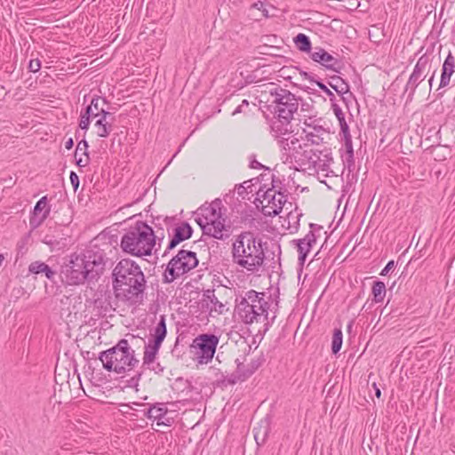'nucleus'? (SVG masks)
I'll return each mask as SVG.
<instances>
[{"label":"nucleus","instance_id":"10","mask_svg":"<svg viewBox=\"0 0 455 455\" xmlns=\"http://www.w3.org/2000/svg\"><path fill=\"white\" fill-rule=\"evenodd\" d=\"M272 97V103L275 104V113L277 117L284 119V122L291 123L293 115L299 108V100L290 91L276 86L269 91Z\"/></svg>","mask_w":455,"mask_h":455},{"label":"nucleus","instance_id":"20","mask_svg":"<svg viewBox=\"0 0 455 455\" xmlns=\"http://www.w3.org/2000/svg\"><path fill=\"white\" fill-rule=\"evenodd\" d=\"M455 71V58L451 52H449L447 57L445 58L443 66H442V73L441 79L439 84V89L444 88L449 85L451 82V77Z\"/></svg>","mask_w":455,"mask_h":455},{"label":"nucleus","instance_id":"41","mask_svg":"<svg viewBox=\"0 0 455 455\" xmlns=\"http://www.w3.org/2000/svg\"><path fill=\"white\" fill-rule=\"evenodd\" d=\"M315 84L318 86V88L323 92L328 97L330 101L331 102V105L336 102V97L334 93L320 80L315 81Z\"/></svg>","mask_w":455,"mask_h":455},{"label":"nucleus","instance_id":"29","mask_svg":"<svg viewBox=\"0 0 455 455\" xmlns=\"http://www.w3.org/2000/svg\"><path fill=\"white\" fill-rule=\"evenodd\" d=\"M307 144L303 145V149L299 150V157H296L293 163L298 164L300 167L307 165L309 168L313 167L316 151L307 149Z\"/></svg>","mask_w":455,"mask_h":455},{"label":"nucleus","instance_id":"9","mask_svg":"<svg viewBox=\"0 0 455 455\" xmlns=\"http://www.w3.org/2000/svg\"><path fill=\"white\" fill-rule=\"evenodd\" d=\"M85 266L79 254L72 253L65 259L60 266V277L61 282L67 285H79L85 282L92 283L89 278L88 268Z\"/></svg>","mask_w":455,"mask_h":455},{"label":"nucleus","instance_id":"23","mask_svg":"<svg viewBox=\"0 0 455 455\" xmlns=\"http://www.w3.org/2000/svg\"><path fill=\"white\" fill-rule=\"evenodd\" d=\"M270 425L271 418L269 415H267L259 421L256 427H254V439L258 445H262L266 442L271 429Z\"/></svg>","mask_w":455,"mask_h":455},{"label":"nucleus","instance_id":"59","mask_svg":"<svg viewBox=\"0 0 455 455\" xmlns=\"http://www.w3.org/2000/svg\"><path fill=\"white\" fill-rule=\"evenodd\" d=\"M287 71H288V69H287V68H283L280 70V72L282 73V74H281V76H283V78H285V79H289V80H290L291 77V76H289V75H288V72H287Z\"/></svg>","mask_w":455,"mask_h":455},{"label":"nucleus","instance_id":"19","mask_svg":"<svg viewBox=\"0 0 455 455\" xmlns=\"http://www.w3.org/2000/svg\"><path fill=\"white\" fill-rule=\"evenodd\" d=\"M296 243L299 252V262L304 265L308 252L312 248V244L315 243V235L313 231H309L302 239L293 240Z\"/></svg>","mask_w":455,"mask_h":455},{"label":"nucleus","instance_id":"17","mask_svg":"<svg viewBox=\"0 0 455 455\" xmlns=\"http://www.w3.org/2000/svg\"><path fill=\"white\" fill-rule=\"evenodd\" d=\"M51 207L47 204V196L41 197L34 206L29 225L32 228H38L49 216Z\"/></svg>","mask_w":455,"mask_h":455},{"label":"nucleus","instance_id":"35","mask_svg":"<svg viewBox=\"0 0 455 455\" xmlns=\"http://www.w3.org/2000/svg\"><path fill=\"white\" fill-rule=\"evenodd\" d=\"M293 41L300 52H307L309 54V57L311 56L314 48H312L311 41L307 35L299 33L294 37Z\"/></svg>","mask_w":455,"mask_h":455},{"label":"nucleus","instance_id":"64","mask_svg":"<svg viewBox=\"0 0 455 455\" xmlns=\"http://www.w3.org/2000/svg\"><path fill=\"white\" fill-rule=\"evenodd\" d=\"M114 242L117 244V237H116Z\"/></svg>","mask_w":455,"mask_h":455},{"label":"nucleus","instance_id":"46","mask_svg":"<svg viewBox=\"0 0 455 455\" xmlns=\"http://www.w3.org/2000/svg\"><path fill=\"white\" fill-rule=\"evenodd\" d=\"M267 4L262 1H257L251 4V8L261 11L262 15L266 18L269 17L268 11L266 8Z\"/></svg>","mask_w":455,"mask_h":455},{"label":"nucleus","instance_id":"54","mask_svg":"<svg viewBox=\"0 0 455 455\" xmlns=\"http://www.w3.org/2000/svg\"><path fill=\"white\" fill-rule=\"evenodd\" d=\"M156 235H157L159 237H156V241L158 240L159 243H158V246L160 247V244H161V242L164 240V229L162 228H159L156 232H155Z\"/></svg>","mask_w":455,"mask_h":455},{"label":"nucleus","instance_id":"16","mask_svg":"<svg viewBox=\"0 0 455 455\" xmlns=\"http://www.w3.org/2000/svg\"><path fill=\"white\" fill-rule=\"evenodd\" d=\"M277 143L283 151L282 159L284 164H293L295 158L299 157V150L303 149V145L297 138H292L291 140L286 138H281L277 140Z\"/></svg>","mask_w":455,"mask_h":455},{"label":"nucleus","instance_id":"56","mask_svg":"<svg viewBox=\"0 0 455 455\" xmlns=\"http://www.w3.org/2000/svg\"><path fill=\"white\" fill-rule=\"evenodd\" d=\"M250 167L252 169H262L264 166L257 160L253 159L250 163Z\"/></svg>","mask_w":455,"mask_h":455},{"label":"nucleus","instance_id":"38","mask_svg":"<svg viewBox=\"0 0 455 455\" xmlns=\"http://www.w3.org/2000/svg\"><path fill=\"white\" fill-rule=\"evenodd\" d=\"M246 375H240L236 373V371L232 372L229 375L225 376L224 374H221V379H219V382L221 383L223 386L227 387L228 385H235L237 382H243L246 380Z\"/></svg>","mask_w":455,"mask_h":455},{"label":"nucleus","instance_id":"34","mask_svg":"<svg viewBox=\"0 0 455 455\" xmlns=\"http://www.w3.org/2000/svg\"><path fill=\"white\" fill-rule=\"evenodd\" d=\"M423 81H424V78L418 76L412 73L411 74V76L407 81V84L405 85L404 92H403V93L408 92V97H407L408 101H411L413 100L417 87Z\"/></svg>","mask_w":455,"mask_h":455},{"label":"nucleus","instance_id":"51","mask_svg":"<svg viewBox=\"0 0 455 455\" xmlns=\"http://www.w3.org/2000/svg\"><path fill=\"white\" fill-rule=\"evenodd\" d=\"M395 266V261L392 259V260H389L387 265L385 266V267L381 270L380 272V275H387L388 274V272L394 267Z\"/></svg>","mask_w":455,"mask_h":455},{"label":"nucleus","instance_id":"14","mask_svg":"<svg viewBox=\"0 0 455 455\" xmlns=\"http://www.w3.org/2000/svg\"><path fill=\"white\" fill-rule=\"evenodd\" d=\"M304 124L306 128L303 129V133L312 145H320L329 137V132L319 124L318 120L308 117L305 119Z\"/></svg>","mask_w":455,"mask_h":455},{"label":"nucleus","instance_id":"37","mask_svg":"<svg viewBox=\"0 0 455 455\" xmlns=\"http://www.w3.org/2000/svg\"><path fill=\"white\" fill-rule=\"evenodd\" d=\"M387 290L384 282L377 280L374 281L371 287V293L373 295V300L378 303L384 299Z\"/></svg>","mask_w":455,"mask_h":455},{"label":"nucleus","instance_id":"32","mask_svg":"<svg viewBox=\"0 0 455 455\" xmlns=\"http://www.w3.org/2000/svg\"><path fill=\"white\" fill-rule=\"evenodd\" d=\"M328 84L340 96L349 92L348 84L339 76H331L328 80Z\"/></svg>","mask_w":455,"mask_h":455},{"label":"nucleus","instance_id":"39","mask_svg":"<svg viewBox=\"0 0 455 455\" xmlns=\"http://www.w3.org/2000/svg\"><path fill=\"white\" fill-rule=\"evenodd\" d=\"M343 335L340 329L335 328L332 335L331 341V352L333 355H337L342 347Z\"/></svg>","mask_w":455,"mask_h":455},{"label":"nucleus","instance_id":"25","mask_svg":"<svg viewBox=\"0 0 455 455\" xmlns=\"http://www.w3.org/2000/svg\"><path fill=\"white\" fill-rule=\"evenodd\" d=\"M161 343L148 339V342L144 347L142 367L149 366L155 363L156 356L161 347Z\"/></svg>","mask_w":455,"mask_h":455},{"label":"nucleus","instance_id":"48","mask_svg":"<svg viewBox=\"0 0 455 455\" xmlns=\"http://www.w3.org/2000/svg\"><path fill=\"white\" fill-rule=\"evenodd\" d=\"M28 68L30 72H38L41 68V61L38 59L31 60L28 63Z\"/></svg>","mask_w":455,"mask_h":455},{"label":"nucleus","instance_id":"36","mask_svg":"<svg viewBox=\"0 0 455 455\" xmlns=\"http://www.w3.org/2000/svg\"><path fill=\"white\" fill-rule=\"evenodd\" d=\"M429 58L427 54H423L421 57L419 58L412 74L420 76L422 78H426L427 75L425 74L427 68H429Z\"/></svg>","mask_w":455,"mask_h":455},{"label":"nucleus","instance_id":"49","mask_svg":"<svg viewBox=\"0 0 455 455\" xmlns=\"http://www.w3.org/2000/svg\"><path fill=\"white\" fill-rule=\"evenodd\" d=\"M69 179L74 191L76 192L78 189L80 184L78 175L75 172L71 171Z\"/></svg>","mask_w":455,"mask_h":455},{"label":"nucleus","instance_id":"58","mask_svg":"<svg viewBox=\"0 0 455 455\" xmlns=\"http://www.w3.org/2000/svg\"><path fill=\"white\" fill-rule=\"evenodd\" d=\"M74 147V140L72 138H69L66 142H65V148L68 149V150H70L72 148Z\"/></svg>","mask_w":455,"mask_h":455},{"label":"nucleus","instance_id":"12","mask_svg":"<svg viewBox=\"0 0 455 455\" xmlns=\"http://www.w3.org/2000/svg\"><path fill=\"white\" fill-rule=\"evenodd\" d=\"M263 201L267 204L263 205V213L266 216L274 217L278 215L286 202V196L281 192H277L274 188H268L261 195Z\"/></svg>","mask_w":455,"mask_h":455},{"label":"nucleus","instance_id":"52","mask_svg":"<svg viewBox=\"0 0 455 455\" xmlns=\"http://www.w3.org/2000/svg\"><path fill=\"white\" fill-rule=\"evenodd\" d=\"M148 368L154 371L157 374L163 373L164 370V367L161 366V364L159 363H157L156 364L153 363V364L148 366Z\"/></svg>","mask_w":455,"mask_h":455},{"label":"nucleus","instance_id":"50","mask_svg":"<svg viewBox=\"0 0 455 455\" xmlns=\"http://www.w3.org/2000/svg\"><path fill=\"white\" fill-rule=\"evenodd\" d=\"M249 107V101L247 100H243L242 103L233 111L232 115L235 116L236 114L242 113L244 111V108Z\"/></svg>","mask_w":455,"mask_h":455},{"label":"nucleus","instance_id":"47","mask_svg":"<svg viewBox=\"0 0 455 455\" xmlns=\"http://www.w3.org/2000/svg\"><path fill=\"white\" fill-rule=\"evenodd\" d=\"M236 363V373L240 375H245L248 373V367L243 363V362L240 361L238 358L235 359Z\"/></svg>","mask_w":455,"mask_h":455},{"label":"nucleus","instance_id":"28","mask_svg":"<svg viewBox=\"0 0 455 455\" xmlns=\"http://www.w3.org/2000/svg\"><path fill=\"white\" fill-rule=\"evenodd\" d=\"M28 271L35 275L44 274L45 277L50 281H53L56 275V272L52 270V267L42 261H34L30 263L28 266Z\"/></svg>","mask_w":455,"mask_h":455},{"label":"nucleus","instance_id":"33","mask_svg":"<svg viewBox=\"0 0 455 455\" xmlns=\"http://www.w3.org/2000/svg\"><path fill=\"white\" fill-rule=\"evenodd\" d=\"M277 121H274L270 125V132L275 138H282L281 136L288 134L290 130L288 125L290 123L284 122V119L277 117Z\"/></svg>","mask_w":455,"mask_h":455},{"label":"nucleus","instance_id":"61","mask_svg":"<svg viewBox=\"0 0 455 455\" xmlns=\"http://www.w3.org/2000/svg\"><path fill=\"white\" fill-rule=\"evenodd\" d=\"M269 325H270V323H269L268 322H267V323H265V327H266V328H265V331H267V330L268 329Z\"/></svg>","mask_w":455,"mask_h":455},{"label":"nucleus","instance_id":"1","mask_svg":"<svg viewBox=\"0 0 455 455\" xmlns=\"http://www.w3.org/2000/svg\"><path fill=\"white\" fill-rule=\"evenodd\" d=\"M113 288L116 297L128 305L142 302L147 288L145 275L132 259H121L112 271Z\"/></svg>","mask_w":455,"mask_h":455},{"label":"nucleus","instance_id":"55","mask_svg":"<svg viewBox=\"0 0 455 455\" xmlns=\"http://www.w3.org/2000/svg\"><path fill=\"white\" fill-rule=\"evenodd\" d=\"M89 163V156H86V159L85 161L84 162L83 158L80 156V157H77L76 158V165L80 166V167H83V166H85L87 165Z\"/></svg>","mask_w":455,"mask_h":455},{"label":"nucleus","instance_id":"57","mask_svg":"<svg viewBox=\"0 0 455 455\" xmlns=\"http://www.w3.org/2000/svg\"><path fill=\"white\" fill-rule=\"evenodd\" d=\"M435 72H436V69L434 70V72L432 73V75L430 76V77L428 79V86H429L428 92H431V89H432V86H433V82H434V79H435Z\"/></svg>","mask_w":455,"mask_h":455},{"label":"nucleus","instance_id":"6","mask_svg":"<svg viewBox=\"0 0 455 455\" xmlns=\"http://www.w3.org/2000/svg\"><path fill=\"white\" fill-rule=\"evenodd\" d=\"M98 359L106 371L118 374L133 370L140 363L127 339H122L112 347L100 352Z\"/></svg>","mask_w":455,"mask_h":455},{"label":"nucleus","instance_id":"62","mask_svg":"<svg viewBox=\"0 0 455 455\" xmlns=\"http://www.w3.org/2000/svg\"><path fill=\"white\" fill-rule=\"evenodd\" d=\"M352 324H353V323H352V322H350V323H349V324L347 325V329H348V331H350V330H351V328H352Z\"/></svg>","mask_w":455,"mask_h":455},{"label":"nucleus","instance_id":"3","mask_svg":"<svg viewBox=\"0 0 455 455\" xmlns=\"http://www.w3.org/2000/svg\"><path fill=\"white\" fill-rule=\"evenodd\" d=\"M156 237L159 236L155 234L152 227L138 220L122 236L120 246L124 252L133 256H150L156 244Z\"/></svg>","mask_w":455,"mask_h":455},{"label":"nucleus","instance_id":"15","mask_svg":"<svg viewBox=\"0 0 455 455\" xmlns=\"http://www.w3.org/2000/svg\"><path fill=\"white\" fill-rule=\"evenodd\" d=\"M193 228L187 221L178 223L172 229V235L162 257H166L171 251L175 249L180 243L189 239L193 235Z\"/></svg>","mask_w":455,"mask_h":455},{"label":"nucleus","instance_id":"60","mask_svg":"<svg viewBox=\"0 0 455 455\" xmlns=\"http://www.w3.org/2000/svg\"><path fill=\"white\" fill-rule=\"evenodd\" d=\"M373 387H374V390H375V395L379 398L380 395H381V391L380 389L377 387L376 383H373Z\"/></svg>","mask_w":455,"mask_h":455},{"label":"nucleus","instance_id":"5","mask_svg":"<svg viewBox=\"0 0 455 455\" xmlns=\"http://www.w3.org/2000/svg\"><path fill=\"white\" fill-rule=\"evenodd\" d=\"M223 207L220 199L216 198L212 203L204 204L198 208L196 214V223L200 226L203 234L218 240H224L228 237V230L226 228V219L223 218Z\"/></svg>","mask_w":455,"mask_h":455},{"label":"nucleus","instance_id":"8","mask_svg":"<svg viewBox=\"0 0 455 455\" xmlns=\"http://www.w3.org/2000/svg\"><path fill=\"white\" fill-rule=\"evenodd\" d=\"M198 264L199 260L195 251L181 249L168 262L163 275V282L172 283L177 278L196 268Z\"/></svg>","mask_w":455,"mask_h":455},{"label":"nucleus","instance_id":"11","mask_svg":"<svg viewBox=\"0 0 455 455\" xmlns=\"http://www.w3.org/2000/svg\"><path fill=\"white\" fill-rule=\"evenodd\" d=\"M219 342L220 337L212 333H203L196 337L191 348L194 349L197 363L207 364L212 362Z\"/></svg>","mask_w":455,"mask_h":455},{"label":"nucleus","instance_id":"45","mask_svg":"<svg viewBox=\"0 0 455 455\" xmlns=\"http://www.w3.org/2000/svg\"><path fill=\"white\" fill-rule=\"evenodd\" d=\"M143 374V371H137L134 376L126 380V386L129 387H137L139 385V381L141 379Z\"/></svg>","mask_w":455,"mask_h":455},{"label":"nucleus","instance_id":"7","mask_svg":"<svg viewBox=\"0 0 455 455\" xmlns=\"http://www.w3.org/2000/svg\"><path fill=\"white\" fill-rule=\"evenodd\" d=\"M269 307L270 304L265 299L264 292L250 290L239 302L236 300L235 310L243 323L251 324L254 322L267 321Z\"/></svg>","mask_w":455,"mask_h":455},{"label":"nucleus","instance_id":"21","mask_svg":"<svg viewBox=\"0 0 455 455\" xmlns=\"http://www.w3.org/2000/svg\"><path fill=\"white\" fill-rule=\"evenodd\" d=\"M113 114L107 111L100 116L94 125L97 128V135L100 138H107L113 129Z\"/></svg>","mask_w":455,"mask_h":455},{"label":"nucleus","instance_id":"2","mask_svg":"<svg viewBox=\"0 0 455 455\" xmlns=\"http://www.w3.org/2000/svg\"><path fill=\"white\" fill-rule=\"evenodd\" d=\"M231 253L233 263L248 271L258 270L265 259L261 239L250 231L235 236Z\"/></svg>","mask_w":455,"mask_h":455},{"label":"nucleus","instance_id":"30","mask_svg":"<svg viewBox=\"0 0 455 455\" xmlns=\"http://www.w3.org/2000/svg\"><path fill=\"white\" fill-rule=\"evenodd\" d=\"M343 140L345 142V151L341 154V159L344 166L347 167L350 172L351 168L355 166L352 137L345 138Z\"/></svg>","mask_w":455,"mask_h":455},{"label":"nucleus","instance_id":"22","mask_svg":"<svg viewBox=\"0 0 455 455\" xmlns=\"http://www.w3.org/2000/svg\"><path fill=\"white\" fill-rule=\"evenodd\" d=\"M332 162L333 159L331 157V149L324 148L323 150L316 151L313 167L316 171L325 172L326 176H328V172H330V165Z\"/></svg>","mask_w":455,"mask_h":455},{"label":"nucleus","instance_id":"31","mask_svg":"<svg viewBox=\"0 0 455 455\" xmlns=\"http://www.w3.org/2000/svg\"><path fill=\"white\" fill-rule=\"evenodd\" d=\"M331 109L339 121L340 127V135L342 136V139L351 137L349 132V127L346 122L345 114L343 113L341 108L337 103H333L331 106Z\"/></svg>","mask_w":455,"mask_h":455},{"label":"nucleus","instance_id":"44","mask_svg":"<svg viewBox=\"0 0 455 455\" xmlns=\"http://www.w3.org/2000/svg\"><path fill=\"white\" fill-rule=\"evenodd\" d=\"M43 243L49 245L52 249H54L55 247H58L60 244V241L58 240L54 235H46L43 238Z\"/></svg>","mask_w":455,"mask_h":455},{"label":"nucleus","instance_id":"53","mask_svg":"<svg viewBox=\"0 0 455 455\" xmlns=\"http://www.w3.org/2000/svg\"><path fill=\"white\" fill-rule=\"evenodd\" d=\"M299 75L304 78V79H307L312 83H315V81H317L314 76H312L311 74L306 72V71H302V70H299Z\"/></svg>","mask_w":455,"mask_h":455},{"label":"nucleus","instance_id":"13","mask_svg":"<svg viewBox=\"0 0 455 455\" xmlns=\"http://www.w3.org/2000/svg\"><path fill=\"white\" fill-rule=\"evenodd\" d=\"M310 58L313 61L319 63L327 70H331L337 74L341 73V69L344 66L340 60L335 58L320 46L314 47Z\"/></svg>","mask_w":455,"mask_h":455},{"label":"nucleus","instance_id":"43","mask_svg":"<svg viewBox=\"0 0 455 455\" xmlns=\"http://www.w3.org/2000/svg\"><path fill=\"white\" fill-rule=\"evenodd\" d=\"M262 360L259 358L251 360V363L247 365L248 367V373L245 374L246 378H250L261 365Z\"/></svg>","mask_w":455,"mask_h":455},{"label":"nucleus","instance_id":"40","mask_svg":"<svg viewBox=\"0 0 455 455\" xmlns=\"http://www.w3.org/2000/svg\"><path fill=\"white\" fill-rule=\"evenodd\" d=\"M92 118L93 117L89 114V109L82 110L79 118V128L86 132L89 129Z\"/></svg>","mask_w":455,"mask_h":455},{"label":"nucleus","instance_id":"26","mask_svg":"<svg viewBox=\"0 0 455 455\" xmlns=\"http://www.w3.org/2000/svg\"><path fill=\"white\" fill-rule=\"evenodd\" d=\"M167 334L166 319L165 315H160L159 321L156 325L150 331V337L148 339L163 343Z\"/></svg>","mask_w":455,"mask_h":455},{"label":"nucleus","instance_id":"27","mask_svg":"<svg viewBox=\"0 0 455 455\" xmlns=\"http://www.w3.org/2000/svg\"><path fill=\"white\" fill-rule=\"evenodd\" d=\"M107 103L108 101L105 98L95 95L91 100L89 105L85 107L84 110L89 109V114L93 118L100 117V116L107 112V110L104 108V105Z\"/></svg>","mask_w":455,"mask_h":455},{"label":"nucleus","instance_id":"63","mask_svg":"<svg viewBox=\"0 0 455 455\" xmlns=\"http://www.w3.org/2000/svg\"><path fill=\"white\" fill-rule=\"evenodd\" d=\"M75 136H76V140L79 138V132L78 131L76 132Z\"/></svg>","mask_w":455,"mask_h":455},{"label":"nucleus","instance_id":"18","mask_svg":"<svg viewBox=\"0 0 455 455\" xmlns=\"http://www.w3.org/2000/svg\"><path fill=\"white\" fill-rule=\"evenodd\" d=\"M203 307L209 310L210 315L216 313L217 315H223L228 311L226 305L219 301L215 296L214 290L208 289L203 293L202 299Z\"/></svg>","mask_w":455,"mask_h":455},{"label":"nucleus","instance_id":"4","mask_svg":"<svg viewBox=\"0 0 455 455\" xmlns=\"http://www.w3.org/2000/svg\"><path fill=\"white\" fill-rule=\"evenodd\" d=\"M112 238L101 233L91 243V244L80 253V258L84 262L86 268H88L89 278L92 282L98 281L101 275H103L108 263H111L110 259L108 257V251L111 252Z\"/></svg>","mask_w":455,"mask_h":455},{"label":"nucleus","instance_id":"24","mask_svg":"<svg viewBox=\"0 0 455 455\" xmlns=\"http://www.w3.org/2000/svg\"><path fill=\"white\" fill-rule=\"evenodd\" d=\"M167 411L164 403H156L144 411V415L150 419L156 420L157 426H169L163 420Z\"/></svg>","mask_w":455,"mask_h":455},{"label":"nucleus","instance_id":"42","mask_svg":"<svg viewBox=\"0 0 455 455\" xmlns=\"http://www.w3.org/2000/svg\"><path fill=\"white\" fill-rule=\"evenodd\" d=\"M88 148H89V145H88V142L86 141L85 139H82L78 143H77V146H76V152H75V157L76 158V156H78V153L80 151H83V155L85 156H88L89 154H88Z\"/></svg>","mask_w":455,"mask_h":455}]
</instances>
